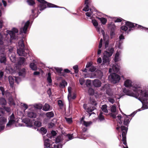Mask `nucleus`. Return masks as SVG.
Returning <instances> with one entry per match:
<instances>
[{
    "instance_id": "13d9d810",
    "label": "nucleus",
    "mask_w": 148,
    "mask_h": 148,
    "mask_svg": "<svg viewBox=\"0 0 148 148\" xmlns=\"http://www.w3.org/2000/svg\"><path fill=\"white\" fill-rule=\"evenodd\" d=\"M86 85L87 86H90L91 85V82L90 80L89 79H87L86 82Z\"/></svg>"
},
{
    "instance_id": "a19ab883",
    "label": "nucleus",
    "mask_w": 148,
    "mask_h": 148,
    "mask_svg": "<svg viewBox=\"0 0 148 148\" xmlns=\"http://www.w3.org/2000/svg\"><path fill=\"white\" fill-rule=\"evenodd\" d=\"M15 122V120H9L8 123L7 124L6 126H9L14 124Z\"/></svg>"
},
{
    "instance_id": "20e7f679",
    "label": "nucleus",
    "mask_w": 148,
    "mask_h": 148,
    "mask_svg": "<svg viewBox=\"0 0 148 148\" xmlns=\"http://www.w3.org/2000/svg\"><path fill=\"white\" fill-rule=\"evenodd\" d=\"M135 89L133 90L134 92H132L128 89H127L125 88H124L123 89V92L127 95L131 96L138 98L139 96L138 91H140L141 93L143 92L142 90L138 89L137 87L135 88Z\"/></svg>"
},
{
    "instance_id": "8fccbe9b",
    "label": "nucleus",
    "mask_w": 148,
    "mask_h": 148,
    "mask_svg": "<svg viewBox=\"0 0 148 148\" xmlns=\"http://www.w3.org/2000/svg\"><path fill=\"white\" fill-rule=\"evenodd\" d=\"M110 35L111 38H112L113 36L115 35L114 30L113 29H111L110 32Z\"/></svg>"
},
{
    "instance_id": "9b49d317",
    "label": "nucleus",
    "mask_w": 148,
    "mask_h": 148,
    "mask_svg": "<svg viewBox=\"0 0 148 148\" xmlns=\"http://www.w3.org/2000/svg\"><path fill=\"white\" fill-rule=\"evenodd\" d=\"M90 2L89 0H85L84 4L86 5V6L83 9V10L86 12L88 11L89 10V5H90Z\"/></svg>"
},
{
    "instance_id": "dca6fc26",
    "label": "nucleus",
    "mask_w": 148,
    "mask_h": 148,
    "mask_svg": "<svg viewBox=\"0 0 148 148\" xmlns=\"http://www.w3.org/2000/svg\"><path fill=\"white\" fill-rule=\"evenodd\" d=\"M50 140L48 139H47L44 141V145L46 147L49 148L50 147L51 145L50 143Z\"/></svg>"
},
{
    "instance_id": "6e6d98bb",
    "label": "nucleus",
    "mask_w": 148,
    "mask_h": 148,
    "mask_svg": "<svg viewBox=\"0 0 148 148\" xmlns=\"http://www.w3.org/2000/svg\"><path fill=\"white\" fill-rule=\"evenodd\" d=\"M65 119L67 123H71L72 122V119L71 118H65Z\"/></svg>"
},
{
    "instance_id": "4c0bfd02",
    "label": "nucleus",
    "mask_w": 148,
    "mask_h": 148,
    "mask_svg": "<svg viewBox=\"0 0 148 148\" xmlns=\"http://www.w3.org/2000/svg\"><path fill=\"white\" fill-rule=\"evenodd\" d=\"M34 107L37 109H41L42 108V105L41 104H36L34 105Z\"/></svg>"
},
{
    "instance_id": "6e6552de",
    "label": "nucleus",
    "mask_w": 148,
    "mask_h": 148,
    "mask_svg": "<svg viewBox=\"0 0 148 148\" xmlns=\"http://www.w3.org/2000/svg\"><path fill=\"white\" fill-rule=\"evenodd\" d=\"M30 22L29 21H28L25 23L24 26L23 28H21L20 31V34H21L23 33L22 30L23 31L24 33L26 34L27 30L29 24Z\"/></svg>"
},
{
    "instance_id": "c9c22d12",
    "label": "nucleus",
    "mask_w": 148,
    "mask_h": 148,
    "mask_svg": "<svg viewBox=\"0 0 148 148\" xmlns=\"http://www.w3.org/2000/svg\"><path fill=\"white\" fill-rule=\"evenodd\" d=\"M103 113L101 112L98 116L99 120L100 121H103L105 119L104 116L102 115Z\"/></svg>"
},
{
    "instance_id": "e433bc0d",
    "label": "nucleus",
    "mask_w": 148,
    "mask_h": 148,
    "mask_svg": "<svg viewBox=\"0 0 148 148\" xmlns=\"http://www.w3.org/2000/svg\"><path fill=\"white\" fill-rule=\"evenodd\" d=\"M58 104L60 109H62L64 106V104L61 100H59L58 101Z\"/></svg>"
},
{
    "instance_id": "680f3d73",
    "label": "nucleus",
    "mask_w": 148,
    "mask_h": 148,
    "mask_svg": "<svg viewBox=\"0 0 148 148\" xmlns=\"http://www.w3.org/2000/svg\"><path fill=\"white\" fill-rule=\"evenodd\" d=\"M7 119L4 117H1L0 118V121L4 123L6 121Z\"/></svg>"
},
{
    "instance_id": "e2e57ef3",
    "label": "nucleus",
    "mask_w": 148,
    "mask_h": 148,
    "mask_svg": "<svg viewBox=\"0 0 148 148\" xmlns=\"http://www.w3.org/2000/svg\"><path fill=\"white\" fill-rule=\"evenodd\" d=\"M73 134H68L67 135V136L68 137L69 139V140H71L73 138Z\"/></svg>"
},
{
    "instance_id": "39448f33",
    "label": "nucleus",
    "mask_w": 148,
    "mask_h": 148,
    "mask_svg": "<svg viewBox=\"0 0 148 148\" xmlns=\"http://www.w3.org/2000/svg\"><path fill=\"white\" fill-rule=\"evenodd\" d=\"M123 114L125 116L122 117L121 115L117 116L119 119L118 122L120 125L122 124L123 123L124 125L127 126L130 122L129 118L126 114H124L123 113Z\"/></svg>"
},
{
    "instance_id": "4be33fe9",
    "label": "nucleus",
    "mask_w": 148,
    "mask_h": 148,
    "mask_svg": "<svg viewBox=\"0 0 148 148\" xmlns=\"http://www.w3.org/2000/svg\"><path fill=\"white\" fill-rule=\"evenodd\" d=\"M119 47L123 43V40L125 39L124 36L123 34H121L119 37Z\"/></svg>"
},
{
    "instance_id": "a18cd8bd",
    "label": "nucleus",
    "mask_w": 148,
    "mask_h": 148,
    "mask_svg": "<svg viewBox=\"0 0 148 148\" xmlns=\"http://www.w3.org/2000/svg\"><path fill=\"white\" fill-rule=\"evenodd\" d=\"M56 72L58 73L59 74H60L62 75V68H55Z\"/></svg>"
},
{
    "instance_id": "5fc2aeb1",
    "label": "nucleus",
    "mask_w": 148,
    "mask_h": 148,
    "mask_svg": "<svg viewBox=\"0 0 148 148\" xmlns=\"http://www.w3.org/2000/svg\"><path fill=\"white\" fill-rule=\"evenodd\" d=\"M61 137L60 136H58L56 138V143H59L61 141Z\"/></svg>"
},
{
    "instance_id": "338daca9",
    "label": "nucleus",
    "mask_w": 148,
    "mask_h": 148,
    "mask_svg": "<svg viewBox=\"0 0 148 148\" xmlns=\"http://www.w3.org/2000/svg\"><path fill=\"white\" fill-rule=\"evenodd\" d=\"M10 59L12 62H15V57L14 56H11L10 57Z\"/></svg>"
},
{
    "instance_id": "ea45409f",
    "label": "nucleus",
    "mask_w": 148,
    "mask_h": 148,
    "mask_svg": "<svg viewBox=\"0 0 148 148\" xmlns=\"http://www.w3.org/2000/svg\"><path fill=\"white\" fill-rule=\"evenodd\" d=\"M111 111L112 112L114 113L116 111V105L112 106L111 108Z\"/></svg>"
},
{
    "instance_id": "864d4df0",
    "label": "nucleus",
    "mask_w": 148,
    "mask_h": 148,
    "mask_svg": "<svg viewBox=\"0 0 148 148\" xmlns=\"http://www.w3.org/2000/svg\"><path fill=\"white\" fill-rule=\"evenodd\" d=\"M96 69V68L93 66H91L89 69V71L90 72H94Z\"/></svg>"
},
{
    "instance_id": "58836bf2",
    "label": "nucleus",
    "mask_w": 148,
    "mask_h": 148,
    "mask_svg": "<svg viewBox=\"0 0 148 148\" xmlns=\"http://www.w3.org/2000/svg\"><path fill=\"white\" fill-rule=\"evenodd\" d=\"M27 2L29 5L31 6L33 5L35 3L34 1L33 0H27Z\"/></svg>"
},
{
    "instance_id": "6ab92c4d",
    "label": "nucleus",
    "mask_w": 148,
    "mask_h": 148,
    "mask_svg": "<svg viewBox=\"0 0 148 148\" xmlns=\"http://www.w3.org/2000/svg\"><path fill=\"white\" fill-rule=\"evenodd\" d=\"M96 109L95 106H90L86 109V111L88 113L92 112V111Z\"/></svg>"
},
{
    "instance_id": "bb28decb",
    "label": "nucleus",
    "mask_w": 148,
    "mask_h": 148,
    "mask_svg": "<svg viewBox=\"0 0 148 148\" xmlns=\"http://www.w3.org/2000/svg\"><path fill=\"white\" fill-rule=\"evenodd\" d=\"M90 103L92 105H94L95 107L97 104L96 101H95L94 99L90 98Z\"/></svg>"
},
{
    "instance_id": "f257e3e1",
    "label": "nucleus",
    "mask_w": 148,
    "mask_h": 148,
    "mask_svg": "<svg viewBox=\"0 0 148 148\" xmlns=\"http://www.w3.org/2000/svg\"><path fill=\"white\" fill-rule=\"evenodd\" d=\"M125 21V25L121 26L120 28L121 29L124 31H127V32H128L134 29H142V28H143V26L140 25L133 23L130 21Z\"/></svg>"
},
{
    "instance_id": "49530a36",
    "label": "nucleus",
    "mask_w": 148,
    "mask_h": 148,
    "mask_svg": "<svg viewBox=\"0 0 148 148\" xmlns=\"http://www.w3.org/2000/svg\"><path fill=\"white\" fill-rule=\"evenodd\" d=\"M119 55V53L118 52H117L115 54L114 59V60L115 62H116L118 61Z\"/></svg>"
},
{
    "instance_id": "c756f323",
    "label": "nucleus",
    "mask_w": 148,
    "mask_h": 148,
    "mask_svg": "<svg viewBox=\"0 0 148 148\" xmlns=\"http://www.w3.org/2000/svg\"><path fill=\"white\" fill-rule=\"evenodd\" d=\"M0 103L2 105H5L6 104V101L5 99L3 98H0Z\"/></svg>"
},
{
    "instance_id": "0e129e2a",
    "label": "nucleus",
    "mask_w": 148,
    "mask_h": 148,
    "mask_svg": "<svg viewBox=\"0 0 148 148\" xmlns=\"http://www.w3.org/2000/svg\"><path fill=\"white\" fill-rule=\"evenodd\" d=\"M108 100L109 102L111 103L112 104L114 103L115 102L114 100L112 98H109L108 99Z\"/></svg>"
},
{
    "instance_id": "0eeeda50",
    "label": "nucleus",
    "mask_w": 148,
    "mask_h": 148,
    "mask_svg": "<svg viewBox=\"0 0 148 148\" xmlns=\"http://www.w3.org/2000/svg\"><path fill=\"white\" fill-rule=\"evenodd\" d=\"M111 81L114 84L118 82L120 79V76L115 73L111 75Z\"/></svg>"
},
{
    "instance_id": "473e14b6",
    "label": "nucleus",
    "mask_w": 148,
    "mask_h": 148,
    "mask_svg": "<svg viewBox=\"0 0 148 148\" xmlns=\"http://www.w3.org/2000/svg\"><path fill=\"white\" fill-rule=\"evenodd\" d=\"M88 93L90 95H93L94 94V90L93 88H90L88 89Z\"/></svg>"
},
{
    "instance_id": "de8ad7c7",
    "label": "nucleus",
    "mask_w": 148,
    "mask_h": 148,
    "mask_svg": "<svg viewBox=\"0 0 148 148\" xmlns=\"http://www.w3.org/2000/svg\"><path fill=\"white\" fill-rule=\"evenodd\" d=\"M34 125L37 127H39L41 126V123L39 121H35L34 122Z\"/></svg>"
},
{
    "instance_id": "423d86ee",
    "label": "nucleus",
    "mask_w": 148,
    "mask_h": 148,
    "mask_svg": "<svg viewBox=\"0 0 148 148\" xmlns=\"http://www.w3.org/2000/svg\"><path fill=\"white\" fill-rule=\"evenodd\" d=\"M18 29L14 27L12 28V31L8 30L7 31V33L10 36L11 40L15 39L17 37L15 35V33H18Z\"/></svg>"
},
{
    "instance_id": "c03bdc74",
    "label": "nucleus",
    "mask_w": 148,
    "mask_h": 148,
    "mask_svg": "<svg viewBox=\"0 0 148 148\" xmlns=\"http://www.w3.org/2000/svg\"><path fill=\"white\" fill-rule=\"evenodd\" d=\"M70 71L69 70V69H65L64 70V72H62V75L64 77L65 75V73H70Z\"/></svg>"
},
{
    "instance_id": "f3484780",
    "label": "nucleus",
    "mask_w": 148,
    "mask_h": 148,
    "mask_svg": "<svg viewBox=\"0 0 148 148\" xmlns=\"http://www.w3.org/2000/svg\"><path fill=\"white\" fill-rule=\"evenodd\" d=\"M122 141L123 142V144L125 145V147H127V145L126 142V137L125 136V133L123 132L122 134Z\"/></svg>"
},
{
    "instance_id": "2f4dec72",
    "label": "nucleus",
    "mask_w": 148,
    "mask_h": 148,
    "mask_svg": "<svg viewBox=\"0 0 148 148\" xmlns=\"http://www.w3.org/2000/svg\"><path fill=\"white\" fill-rule=\"evenodd\" d=\"M47 82L49 83H51L52 82V79L51 77V73L49 72L48 73V76L47 78Z\"/></svg>"
},
{
    "instance_id": "603ef678",
    "label": "nucleus",
    "mask_w": 148,
    "mask_h": 148,
    "mask_svg": "<svg viewBox=\"0 0 148 148\" xmlns=\"http://www.w3.org/2000/svg\"><path fill=\"white\" fill-rule=\"evenodd\" d=\"M91 123V122L90 121V122H86L85 121H83V124L86 127L89 126Z\"/></svg>"
},
{
    "instance_id": "aec40b11",
    "label": "nucleus",
    "mask_w": 148,
    "mask_h": 148,
    "mask_svg": "<svg viewBox=\"0 0 148 148\" xmlns=\"http://www.w3.org/2000/svg\"><path fill=\"white\" fill-rule=\"evenodd\" d=\"M28 116L30 118H34L36 116V114L34 112H29L27 114Z\"/></svg>"
},
{
    "instance_id": "72a5a7b5",
    "label": "nucleus",
    "mask_w": 148,
    "mask_h": 148,
    "mask_svg": "<svg viewBox=\"0 0 148 148\" xmlns=\"http://www.w3.org/2000/svg\"><path fill=\"white\" fill-rule=\"evenodd\" d=\"M25 60V58L23 57H20L18 62V64L21 65L23 64Z\"/></svg>"
},
{
    "instance_id": "f704fd0d",
    "label": "nucleus",
    "mask_w": 148,
    "mask_h": 148,
    "mask_svg": "<svg viewBox=\"0 0 148 148\" xmlns=\"http://www.w3.org/2000/svg\"><path fill=\"white\" fill-rule=\"evenodd\" d=\"M40 132L42 135H44L47 132V130L46 128L42 127L40 129Z\"/></svg>"
},
{
    "instance_id": "f8f14e48",
    "label": "nucleus",
    "mask_w": 148,
    "mask_h": 148,
    "mask_svg": "<svg viewBox=\"0 0 148 148\" xmlns=\"http://www.w3.org/2000/svg\"><path fill=\"white\" fill-rule=\"evenodd\" d=\"M93 84L95 87H99L101 85V82L99 80L96 79L93 81Z\"/></svg>"
},
{
    "instance_id": "b1692460",
    "label": "nucleus",
    "mask_w": 148,
    "mask_h": 148,
    "mask_svg": "<svg viewBox=\"0 0 148 148\" xmlns=\"http://www.w3.org/2000/svg\"><path fill=\"white\" fill-rule=\"evenodd\" d=\"M9 83L11 86H13L14 84V80L13 77L11 76H9L8 77Z\"/></svg>"
},
{
    "instance_id": "ddd939ff",
    "label": "nucleus",
    "mask_w": 148,
    "mask_h": 148,
    "mask_svg": "<svg viewBox=\"0 0 148 148\" xmlns=\"http://www.w3.org/2000/svg\"><path fill=\"white\" fill-rule=\"evenodd\" d=\"M50 107L51 106L49 105L47 103H45L43 106H42V110L45 111H48L52 110V108H51Z\"/></svg>"
},
{
    "instance_id": "4468645a",
    "label": "nucleus",
    "mask_w": 148,
    "mask_h": 148,
    "mask_svg": "<svg viewBox=\"0 0 148 148\" xmlns=\"http://www.w3.org/2000/svg\"><path fill=\"white\" fill-rule=\"evenodd\" d=\"M124 85L126 87L132 86V82L131 81L130 79H127L124 82Z\"/></svg>"
},
{
    "instance_id": "393cba45",
    "label": "nucleus",
    "mask_w": 148,
    "mask_h": 148,
    "mask_svg": "<svg viewBox=\"0 0 148 148\" xmlns=\"http://www.w3.org/2000/svg\"><path fill=\"white\" fill-rule=\"evenodd\" d=\"M121 128L122 131V134L123 132H125V136H126V135L127 131V128H126L124 126L122 125L121 126Z\"/></svg>"
},
{
    "instance_id": "f03ea898",
    "label": "nucleus",
    "mask_w": 148,
    "mask_h": 148,
    "mask_svg": "<svg viewBox=\"0 0 148 148\" xmlns=\"http://www.w3.org/2000/svg\"><path fill=\"white\" fill-rule=\"evenodd\" d=\"M40 3L38 5V10L41 11L47 7L60 8L55 5L48 3L44 0H37Z\"/></svg>"
},
{
    "instance_id": "c85d7f7f",
    "label": "nucleus",
    "mask_w": 148,
    "mask_h": 148,
    "mask_svg": "<svg viewBox=\"0 0 148 148\" xmlns=\"http://www.w3.org/2000/svg\"><path fill=\"white\" fill-rule=\"evenodd\" d=\"M143 92L141 93L140 91H138V93L139 94V93L141 94V95L143 97H148V92L147 91H145L144 92V91H143Z\"/></svg>"
},
{
    "instance_id": "2eb2a0df",
    "label": "nucleus",
    "mask_w": 148,
    "mask_h": 148,
    "mask_svg": "<svg viewBox=\"0 0 148 148\" xmlns=\"http://www.w3.org/2000/svg\"><path fill=\"white\" fill-rule=\"evenodd\" d=\"M54 115V113L53 111L47 112L45 114L46 116L49 119L53 117Z\"/></svg>"
},
{
    "instance_id": "3c124183",
    "label": "nucleus",
    "mask_w": 148,
    "mask_h": 148,
    "mask_svg": "<svg viewBox=\"0 0 148 148\" xmlns=\"http://www.w3.org/2000/svg\"><path fill=\"white\" fill-rule=\"evenodd\" d=\"M3 35L0 33V45H2L3 44Z\"/></svg>"
},
{
    "instance_id": "9d476101",
    "label": "nucleus",
    "mask_w": 148,
    "mask_h": 148,
    "mask_svg": "<svg viewBox=\"0 0 148 148\" xmlns=\"http://www.w3.org/2000/svg\"><path fill=\"white\" fill-rule=\"evenodd\" d=\"M23 121V122L26 124L27 127H30L33 126V123L30 119L28 118H25L24 119Z\"/></svg>"
},
{
    "instance_id": "7c9ffc66",
    "label": "nucleus",
    "mask_w": 148,
    "mask_h": 148,
    "mask_svg": "<svg viewBox=\"0 0 148 148\" xmlns=\"http://www.w3.org/2000/svg\"><path fill=\"white\" fill-rule=\"evenodd\" d=\"M107 106L106 104L103 105L101 108V110L102 111L105 112H108V111L107 109Z\"/></svg>"
},
{
    "instance_id": "cd10ccee",
    "label": "nucleus",
    "mask_w": 148,
    "mask_h": 148,
    "mask_svg": "<svg viewBox=\"0 0 148 148\" xmlns=\"http://www.w3.org/2000/svg\"><path fill=\"white\" fill-rule=\"evenodd\" d=\"M25 73V69H22L18 73L19 76H24Z\"/></svg>"
},
{
    "instance_id": "a211bd4d",
    "label": "nucleus",
    "mask_w": 148,
    "mask_h": 148,
    "mask_svg": "<svg viewBox=\"0 0 148 148\" xmlns=\"http://www.w3.org/2000/svg\"><path fill=\"white\" fill-rule=\"evenodd\" d=\"M92 23L93 25L96 27L97 29L98 32L99 31L100 28L98 26V23L97 21L96 20H92Z\"/></svg>"
},
{
    "instance_id": "09e8293b",
    "label": "nucleus",
    "mask_w": 148,
    "mask_h": 148,
    "mask_svg": "<svg viewBox=\"0 0 148 148\" xmlns=\"http://www.w3.org/2000/svg\"><path fill=\"white\" fill-rule=\"evenodd\" d=\"M73 68L75 70V73H78L79 70V68L78 65H76L74 66L73 67Z\"/></svg>"
},
{
    "instance_id": "1a4fd4ad",
    "label": "nucleus",
    "mask_w": 148,
    "mask_h": 148,
    "mask_svg": "<svg viewBox=\"0 0 148 148\" xmlns=\"http://www.w3.org/2000/svg\"><path fill=\"white\" fill-rule=\"evenodd\" d=\"M6 61V58L5 53H0V62L1 63L5 64Z\"/></svg>"
},
{
    "instance_id": "7ed1b4c3",
    "label": "nucleus",
    "mask_w": 148,
    "mask_h": 148,
    "mask_svg": "<svg viewBox=\"0 0 148 148\" xmlns=\"http://www.w3.org/2000/svg\"><path fill=\"white\" fill-rule=\"evenodd\" d=\"M19 49H17V53L19 56H26L27 55L25 51V48L23 39L20 40L18 42Z\"/></svg>"
},
{
    "instance_id": "4d7b16f0",
    "label": "nucleus",
    "mask_w": 148,
    "mask_h": 148,
    "mask_svg": "<svg viewBox=\"0 0 148 148\" xmlns=\"http://www.w3.org/2000/svg\"><path fill=\"white\" fill-rule=\"evenodd\" d=\"M108 50L109 52H110L111 54H112L114 51V49L113 47L110 48V47H109L108 49Z\"/></svg>"
},
{
    "instance_id": "412c9836",
    "label": "nucleus",
    "mask_w": 148,
    "mask_h": 148,
    "mask_svg": "<svg viewBox=\"0 0 148 148\" xmlns=\"http://www.w3.org/2000/svg\"><path fill=\"white\" fill-rule=\"evenodd\" d=\"M96 18L100 20L101 23L103 25H105L107 22V19L103 17L99 18V17H96Z\"/></svg>"
},
{
    "instance_id": "052dcab7",
    "label": "nucleus",
    "mask_w": 148,
    "mask_h": 148,
    "mask_svg": "<svg viewBox=\"0 0 148 148\" xmlns=\"http://www.w3.org/2000/svg\"><path fill=\"white\" fill-rule=\"evenodd\" d=\"M103 43V40L101 38L100 41L99 43V48L101 49L102 47Z\"/></svg>"
},
{
    "instance_id": "5701e85b",
    "label": "nucleus",
    "mask_w": 148,
    "mask_h": 148,
    "mask_svg": "<svg viewBox=\"0 0 148 148\" xmlns=\"http://www.w3.org/2000/svg\"><path fill=\"white\" fill-rule=\"evenodd\" d=\"M67 82L65 80H62L60 84V87L62 88H64L67 85Z\"/></svg>"
},
{
    "instance_id": "bf43d9fd",
    "label": "nucleus",
    "mask_w": 148,
    "mask_h": 148,
    "mask_svg": "<svg viewBox=\"0 0 148 148\" xmlns=\"http://www.w3.org/2000/svg\"><path fill=\"white\" fill-rule=\"evenodd\" d=\"M84 79L83 78H81L79 80L80 84L81 85H83V84H84Z\"/></svg>"
},
{
    "instance_id": "69168bd1",
    "label": "nucleus",
    "mask_w": 148,
    "mask_h": 148,
    "mask_svg": "<svg viewBox=\"0 0 148 148\" xmlns=\"http://www.w3.org/2000/svg\"><path fill=\"white\" fill-rule=\"evenodd\" d=\"M105 43V48H106L108 47L109 43V41L108 40H107L105 41V42H104Z\"/></svg>"
},
{
    "instance_id": "774afa93",
    "label": "nucleus",
    "mask_w": 148,
    "mask_h": 148,
    "mask_svg": "<svg viewBox=\"0 0 148 148\" xmlns=\"http://www.w3.org/2000/svg\"><path fill=\"white\" fill-rule=\"evenodd\" d=\"M54 123L52 122L48 124L49 127H52L54 126Z\"/></svg>"
},
{
    "instance_id": "79ce46f5",
    "label": "nucleus",
    "mask_w": 148,
    "mask_h": 148,
    "mask_svg": "<svg viewBox=\"0 0 148 148\" xmlns=\"http://www.w3.org/2000/svg\"><path fill=\"white\" fill-rule=\"evenodd\" d=\"M112 54H111L110 52L107 51H105L104 52V56L109 57L112 56Z\"/></svg>"
},
{
    "instance_id": "a878e982",
    "label": "nucleus",
    "mask_w": 148,
    "mask_h": 148,
    "mask_svg": "<svg viewBox=\"0 0 148 148\" xmlns=\"http://www.w3.org/2000/svg\"><path fill=\"white\" fill-rule=\"evenodd\" d=\"M29 66L31 69L35 71L37 69L36 66L34 63H31L30 64Z\"/></svg>"
},
{
    "instance_id": "37998d69",
    "label": "nucleus",
    "mask_w": 148,
    "mask_h": 148,
    "mask_svg": "<svg viewBox=\"0 0 148 148\" xmlns=\"http://www.w3.org/2000/svg\"><path fill=\"white\" fill-rule=\"evenodd\" d=\"M109 58L108 57L104 56L103 58V62L106 63L109 61Z\"/></svg>"
}]
</instances>
